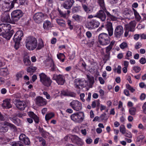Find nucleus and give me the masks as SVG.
<instances>
[{
    "label": "nucleus",
    "mask_w": 146,
    "mask_h": 146,
    "mask_svg": "<svg viewBox=\"0 0 146 146\" xmlns=\"http://www.w3.org/2000/svg\"><path fill=\"white\" fill-rule=\"evenodd\" d=\"M50 67L51 68L50 70L52 71L55 70L56 66L54 62L50 63Z\"/></svg>",
    "instance_id": "6e6d98bb"
},
{
    "label": "nucleus",
    "mask_w": 146,
    "mask_h": 146,
    "mask_svg": "<svg viewBox=\"0 0 146 146\" xmlns=\"http://www.w3.org/2000/svg\"><path fill=\"white\" fill-rule=\"evenodd\" d=\"M79 127H78L76 126L73 129V131L74 132L78 133L79 131Z\"/></svg>",
    "instance_id": "774afa93"
},
{
    "label": "nucleus",
    "mask_w": 146,
    "mask_h": 146,
    "mask_svg": "<svg viewBox=\"0 0 146 146\" xmlns=\"http://www.w3.org/2000/svg\"><path fill=\"white\" fill-rule=\"evenodd\" d=\"M37 45V46L36 48L37 50H40L44 47V42L42 39H40L39 40Z\"/></svg>",
    "instance_id": "2f4dec72"
},
{
    "label": "nucleus",
    "mask_w": 146,
    "mask_h": 146,
    "mask_svg": "<svg viewBox=\"0 0 146 146\" xmlns=\"http://www.w3.org/2000/svg\"><path fill=\"white\" fill-rule=\"evenodd\" d=\"M52 79L53 80H56L58 84L60 85H63L65 82V77L60 74L59 75L54 74L52 76Z\"/></svg>",
    "instance_id": "6e6552de"
},
{
    "label": "nucleus",
    "mask_w": 146,
    "mask_h": 146,
    "mask_svg": "<svg viewBox=\"0 0 146 146\" xmlns=\"http://www.w3.org/2000/svg\"><path fill=\"white\" fill-rule=\"evenodd\" d=\"M119 131L122 134H124L125 133V128L124 125H121L119 128Z\"/></svg>",
    "instance_id": "603ef678"
},
{
    "label": "nucleus",
    "mask_w": 146,
    "mask_h": 146,
    "mask_svg": "<svg viewBox=\"0 0 146 146\" xmlns=\"http://www.w3.org/2000/svg\"><path fill=\"white\" fill-rule=\"evenodd\" d=\"M84 114L83 112L75 113L70 116L71 119L76 123H81L84 119Z\"/></svg>",
    "instance_id": "20e7f679"
},
{
    "label": "nucleus",
    "mask_w": 146,
    "mask_h": 146,
    "mask_svg": "<svg viewBox=\"0 0 146 146\" xmlns=\"http://www.w3.org/2000/svg\"><path fill=\"white\" fill-rule=\"evenodd\" d=\"M139 62L142 64H144L146 62V59L142 57L140 59Z\"/></svg>",
    "instance_id": "680f3d73"
},
{
    "label": "nucleus",
    "mask_w": 146,
    "mask_h": 146,
    "mask_svg": "<svg viewBox=\"0 0 146 146\" xmlns=\"http://www.w3.org/2000/svg\"><path fill=\"white\" fill-rule=\"evenodd\" d=\"M2 106L4 109H9L11 108L12 106L10 103V99L7 98L4 100Z\"/></svg>",
    "instance_id": "6ab92c4d"
},
{
    "label": "nucleus",
    "mask_w": 146,
    "mask_h": 146,
    "mask_svg": "<svg viewBox=\"0 0 146 146\" xmlns=\"http://www.w3.org/2000/svg\"><path fill=\"white\" fill-rule=\"evenodd\" d=\"M84 84L82 83L80 80H78V82L76 84V88H79V86H80L81 87H83Z\"/></svg>",
    "instance_id": "13d9d810"
},
{
    "label": "nucleus",
    "mask_w": 146,
    "mask_h": 146,
    "mask_svg": "<svg viewBox=\"0 0 146 146\" xmlns=\"http://www.w3.org/2000/svg\"><path fill=\"white\" fill-rule=\"evenodd\" d=\"M3 125H6L7 126L10 127L11 129L14 131H16L17 130V127L14 124L7 122L6 121L2 123Z\"/></svg>",
    "instance_id": "b1692460"
},
{
    "label": "nucleus",
    "mask_w": 146,
    "mask_h": 146,
    "mask_svg": "<svg viewBox=\"0 0 146 146\" xmlns=\"http://www.w3.org/2000/svg\"><path fill=\"white\" fill-rule=\"evenodd\" d=\"M87 77L89 83L93 84L94 82V77L93 76H90L88 75H87Z\"/></svg>",
    "instance_id": "09e8293b"
},
{
    "label": "nucleus",
    "mask_w": 146,
    "mask_h": 146,
    "mask_svg": "<svg viewBox=\"0 0 146 146\" xmlns=\"http://www.w3.org/2000/svg\"><path fill=\"white\" fill-rule=\"evenodd\" d=\"M146 98V95L144 93H142L140 96V99L141 100H144Z\"/></svg>",
    "instance_id": "338daca9"
},
{
    "label": "nucleus",
    "mask_w": 146,
    "mask_h": 146,
    "mask_svg": "<svg viewBox=\"0 0 146 146\" xmlns=\"http://www.w3.org/2000/svg\"><path fill=\"white\" fill-rule=\"evenodd\" d=\"M25 43L27 48L29 50H33L36 48L37 41L34 36H29L26 38Z\"/></svg>",
    "instance_id": "f03ea898"
},
{
    "label": "nucleus",
    "mask_w": 146,
    "mask_h": 146,
    "mask_svg": "<svg viewBox=\"0 0 146 146\" xmlns=\"http://www.w3.org/2000/svg\"><path fill=\"white\" fill-rule=\"evenodd\" d=\"M74 3V0H65L63 4V7L66 9H70Z\"/></svg>",
    "instance_id": "a211bd4d"
},
{
    "label": "nucleus",
    "mask_w": 146,
    "mask_h": 146,
    "mask_svg": "<svg viewBox=\"0 0 146 146\" xmlns=\"http://www.w3.org/2000/svg\"><path fill=\"white\" fill-rule=\"evenodd\" d=\"M133 15V12L131 10L128 9L125 12V15L127 17H130Z\"/></svg>",
    "instance_id": "c03bdc74"
},
{
    "label": "nucleus",
    "mask_w": 146,
    "mask_h": 146,
    "mask_svg": "<svg viewBox=\"0 0 146 146\" xmlns=\"http://www.w3.org/2000/svg\"><path fill=\"white\" fill-rule=\"evenodd\" d=\"M9 11H5L2 12L1 15V21L5 23H10L11 21Z\"/></svg>",
    "instance_id": "9d476101"
},
{
    "label": "nucleus",
    "mask_w": 146,
    "mask_h": 146,
    "mask_svg": "<svg viewBox=\"0 0 146 146\" xmlns=\"http://www.w3.org/2000/svg\"><path fill=\"white\" fill-rule=\"evenodd\" d=\"M61 94L64 96H69L72 97L75 96V95L72 92L68 90H63L61 91Z\"/></svg>",
    "instance_id": "a878e982"
},
{
    "label": "nucleus",
    "mask_w": 146,
    "mask_h": 146,
    "mask_svg": "<svg viewBox=\"0 0 146 146\" xmlns=\"http://www.w3.org/2000/svg\"><path fill=\"white\" fill-rule=\"evenodd\" d=\"M2 9L4 10L7 9L5 11H9L10 10L14 7V3L11 2V4H10L11 1H2Z\"/></svg>",
    "instance_id": "f8f14e48"
},
{
    "label": "nucleus",
    "mask_w": 146,
    "mask_h": 146,
    "mask_svg": "<svg viewBox=\"0 0 146 146\" xmlns=\"http://www.w3.org/2000/svg\"><path fill=\"white\" fill-rule=\"evenodd\" d=\"M72 18L74 21L78 23L83 22L85 19L84 17L76 14L74 15Z\"/></svg>",
    "instance_id": "412c9836"
},
{
    "label": "nucleus",
    "mask_w": 146,
    "mask_h": 146,
    "mask_svg": "<svg viewBox=\"0 0 146 146\" xmlns=\"http://www.w3.org/2000/svg\"><path fill=\"white\" fill-rule=\"evenodd\" d=\"M71 139L72 142L74 143H76L79 141V138L76 135H72Z\"/></svg>",
    "instance_id": "58836bf2"
},
{
    "label": "nucleus",
    "mask_w": 146,
    "mask_h": 146,
    "mask_svg": "<svg viewBox=\"0 0 146 146\" xmlns=\"http://www.w3.org/2000/svg\"><path fill=\"white\" fill-rule=\"evenodd\" d=\"M136 109L135 108L132 107L130 108L129 110V113L131 115H134L135 114Z\"/></svg>",
    "instance_id": "37998d69"
},
{
    "label": "nucleus",
    "mask_w": 146,
    "mask_h": 146,
    "mask_svg": "<svg viewBox=\"0 0 146 146\" xmlns=\"http://www.w3.org/2000/svg\"><path fill=\"white\" fill-rule=\"evenodd\" d=\"M105 12L103 9L99 10L97 13L95 17L99 18L102 21H104L106 18V15Z\"/></svg>",
    "instance_id": "f3484780"
},
{
    "label": "nucleus",
    "mask_w": 146,
    "mask_h": 146,
    "mask_svg": "<svg viewBox=\"0 0 146 146\" xmlns=\"http://www.w3.org/2000/svg\"><path fill=\"white\" fill-rule=\"evenodd\" d=\"M43 94L46 96V99H49L50 98V95L48 94V93L46 92H44Z\"/></svg>",
    "instance_id": "e2e57ef3"
},
{
    "label": "nucleus",
    "mask_w": 146,
    "mask_h": 146,
    "mask_svg": "<svg viewBox=\"0 0 146 146\" xmlns=\"http://www.w3.org/2000/svg\"><path fill=\"white\" fill-rule=\"evenodd\" d=\"M141 68L138 66H134L133 67V70L136 73L139 72L141 70Z\"/></svg>",
    "instance_id": "4d7b16f0"
},
{
    "label": "nucleus",
    "mask_w": 146,
    "mask_h": 146,
    "mask_svg": "<svg viewBox=\"0 0 146 146\" xmlns=\"http://www.w3.org/2000/svg\"><path fill=\"white\" fill-rule=\"evenodd\" d=\"M70 106L76 111H79L82 109V104L77 100H73L70 104Z\"/></svg>",
    "instance_id": "9b49d317"
},
{
    "label": "nucleus",
    "mask_w": 146,
    "mask_h": 146,
    "mask_svg": "<svg viewBox=\"0 0 146 146\" xmlns=\"http://www.w3.org/2000/svg\"><path fill=\"white\" fill-rule=\"evenodd\" d=\"M57 56L60 62H63L64 61L65 56L64 54L60 53L57 54Z\"/></svg>",
    "instance_id": "f704fd0d"
},
{
    "label": "nucleus",
    "mask_w": 146,
    "mask_h": 146,
    "mask_svg": "<svg viewBox=\"0 0 146 146\" xmlns=\"http://www.w3.org/2000/svg\"><path fill=\"white\" fill-rule=\"evenodd\" d=\"M79 10V7L77 6L74 7L72 9V12L73 14L78 12Z\"/></svg>",
    "instance_id": "8fccbe9b"
},
{
    "label": "nucleus",
    "mask_w": 146,
    "mask_h": 146,
    "mask_svg": "<svg viewBox=\"0 0 146 146\" xmlns=\"http://www.w3.org/2000/svg\"><path fill=\"white\" fill-rule=\"evenodd\" d=\"M135 21H131L128 25H126V28L130 31L133 32L134 31V28L135 26Z\"/></svg>",
    "instance_id": "5701e85b"
},
{
    "label": "nucleus",
    "mask_w": 146,
    "mask_h": 146,
    "mask_svg": "<svg viewBox=\"0 0 146 146\" xmlns=\"http://www.w3.org/2000/svg\"><path fill=\"white\" fill-rule=\"evenodd\" d=\"M11 145L12 146H24V144L20 141H14L12 143Z\"/></svg>",
    "instance_id": "e433bc0d"
},
{
    "label": "nucleus",
    "mask_w": 146,
    "mask_h": 146,
    "mask_svg": "<svg viewBox=\"0 0 146 146\" xmlns=\"http://www.w3.org/2000/svg\"><path fill=\"white\" fill-rule=\"evenodd\" d=\"M40 81L45 86L49 87L51 85L52 81L50 78L43 73L39 74Z\"/></svg>",
    "instance_id": "39448f33"
},
{
    "label": "nucleus",
    "mask_w": 146,
    "mask_h": 146,
    "mask_svg": "<svg viewBox=\"0 0 146 146\" xmlns=\"http://www.w3.org/2000/svg\"><path fill=\"white\" fill-rule=\"evenodd\" d=\"M19 139L21 141L23 142L25 145H29L30 144L29 139L24 134L22 133L20 135Z\"/></svg>",
    "instance_id": "dca6fc26"
},
{
    "label": "nucleus",
    "mask_w": 146,
    "mask_h": 146,
    "mask_svg": "<svg viewBox=\"0 0 146 146\" xmlns=\"http://www.w3.org/2000/svg\"><path fill=\"white\" fill-rule=\"evenodd\" d=\"M57 22L60 26L64 27L66 25L65 22L63 20H57Z\"/></svg>",
    "instance_id": "3c124183"
},
{
    "label": "nucleus",
    "mask_w": 146,
    "mask_h": 146,
    "mask_svg": "<svg viewBox=\"0 0 146 146\" xmlns=\"http://www.w3.org/2000/svg\"><path fill=\"white\" fill-rule=\"evenodd\" d=\"M16 106L18 109L21 110H23L26 106V103L24 101L19 100H16Z\"/></svg>",
    "instance_id": "2eb2a0df"
},
{
    "label": "nucleus",
    "mask_w": 146,
    "mask_h": 146,
    "mask_svg": "<svg viewBox=\"0 0 146 146\" xmlns=\"http://www.w3.org/2000/svg\"><path fill=\"white\" fill-rule=\"evenodd\" d=\"M40 132L41 133V135L42 137L44 138L46 137L47 134L48 133L46 131H44L43 129L42 128L40 131Z\"/></svg>",
    "instance_id": "a18cd8bd"
},
{
    "label": "nucleus",
    "mask_w": 146,
    "mask_h": 146,
    "mask_svg": "<svg viewBox=\"0 0 146 146\" xmlns=\"http://www.w3.org/2000/svg\"><path fill=\"white\" fill-rule=\"evenodd\" d=\"M12 121L17 126H21V121L17 118H15L12 119Z\"/></svg>",
    "instance_id": "72a5a7b5"
},
{
    "label": "nucleus",
    "mask_w": 146,
    "mask_h": 146,
    "mask_svg": "<svg viewBox=\"0 0 146 146\" xmlns=\"http://www.w3.org/2000/svg\"><path fill=\"white\" fill-rule=\"evenodd\" d=\"M55 116L54 114L52 112H50L46 114L45 116V119L46 121L53 117Z\"/></svg>",
    "instance_id": "473e14b6"
},
{
    "label": "nucleus",
    "mask_w": 146,
    "mask_h": 146,
    "mask_svg": "<svg viewBox=\"0 0 146 146\" xmlns=\"http://www.w3.org/2000/svg\"><path fill=\"white\" fill-rule=\"evenodd\" d=\"M23 71H21L17 72L16 74V80L18 81L20 78H22V75L24 73Z\"/></svg>",
    "instance_id": "a19ab883"
},
{
    "label": "nucleus",
    "mask_w": 146,
    "mask_h": 146,
    "mask_svg": "<svg viewBox=\"0 0 146 146\" xmlns=\"http://www.w3.org/2000/svg\"><path fill=\"white\" fill-rule=\"evenodd\" d=\"M123 33V27L121 25L117 26L115 29L114 36L117 38H120Z\"/></svg>",
    "instance_id": "4468645a"
},
{
    "label": "nucleus",
    "mask_w": 146,
    "mask_h": 146,
    "mask_svg": "<svg viewBox=\"0 0 146 146\" xmlns=\"http://www.w3.org/2000/svg\"><path fill=\"white\" fill-rule=\"evenodd\" d=\"M108 32L109 35L105 33L100 34L98 36V40L100 44L102 45H106L110 42V38L113 34V29L112 24L110 22H107L105 26Z\"/></svg>",
    "instance_id": "f257e3e1"
},
{
    "label": "nucleus",
    "mask_w": 146,
    "mask_h": 146,
    "mask_svg": "<svg viewBox=\"0 0 146 146\" xmlns=\"http://www.w3.org/2000/svg\"><path fill=\"white\" fill-rule=\"evenodd\" d=\"M144 138V137H143V136L140 135L138 136L137 138V141L138 142H140L141 141H142Z\"/></svg>",
    "instance_id": "0e129e2a"
},
{
    "label": "nucleus",
    "mask_w": 146,
    "mask_h": 146,
    "mask_svg": "<svg viewBox=\"0 0 146 146\" xmlns=\"http://www.w3.org/2000/svg\"><path fill=\"white\" fill-rule=\"evenodd\" d=\"M82 7L84 11L87 13H91L93 9L90 7H88L85 4H82Z\"/></svg>",
    "instance_id": "7c9ffc66"
},
{
    "label": "nucleus",
    "mask_w": 146,
    "mask_h": 146,
    "mask_svg": "<svg viewBox=\"0 0 146 146\" xmlns=\"http://www.w3.org/2000/svg\"><path fill=\"white\" fill-rule=\"evenodd\" d=\"M36 103L37 105L39 106H42L46 104V100L43 99L41 96H38L36 98Z\"/></svg>",
    "instance_id": "aec40b11"
},
{
    "label": "nucleus",
    "mask_w": 146,
    "mask_h": 146,
    "mask_svg": "<svg viewBox=\"0 0 146 146\" xmlns=\"http://www.w3.org/2000/svg\"><path fill=\"white\" fill-rule=\"evenodd\" d=\"M133 10L134 15L135 18L138 19H140L141 17L139 13L137 12V11L134 9L133 8Z\"/></svg>",
    "instance_id": "49530a36"
},
{
    "label": "nucleus",
    "mask_w": 146,
    "mask_h": 146,
    "mask_svg": "<svg viewBox=\"0 0 146 146\" xmlns=\"http://www.w3.org/2000/svg\"><path fill=\"white\" fill-rule=\"evenodd\" d=\"M23 61L25 65L28 66L31 64V61L29 57L27 55L24 56L23 59Z\"/></svg>",
    "instance_id": "bb28decb"
},
{
    "label": "nucleus",
    "mask_w": 146,
    "mask_h": 146,
    "mask_svg": "<svg viewBox=\"0 0 146 146\" xmlns=\"http://www.w3.org/2000/svg\"><path fill=\"white\" fill-rule=\"evenodd\" d=\"M36 69L37 68L36 67L31 66L27 68V71L29 73L34 72Z\"/></svg>",
    "instance_id": "c9c22d12"
},
{
    "label": "nucleus",
    "mask_w": 146,
    "mask_h": 146,
    "mask_svg": "<svg viewBox=\"0 0 146 146\" xmlns=\"http://www.w3.org/2000/svg\"><path fill=\"white\" fill-rule=\"evenodd\" d=\"M132 53L130 51H128L126 54V56L125 59L129 60V58L128 57H129L132 56Z\"/></svg>",
    "instance_id": "052dcab7"
},
{
    "label": "nucleus",
    "mask_w": 146,
    "mask_h": 146,
    "mask_svg": "<svg viewBox=\"0 0 146 146\" xmlns=\"http://www.w3.org/2000/svg\"><path fill=\"white\" fill-rule=\"evenodd\" d=\"M100 24V23L98 21L93 19L87 22L86 26L88 29L92 30L98 28Z\"/></svg>",
    "instance_id": "0eeeda50"
},
{
    "label": "nucleus",
    "mask_w": 146,
    "mask_h": 146,
    "mask_svg": "<svg viewBox=\"0 0 146 146\" xmlns=\"http://www.w3.org/2000/svg\"><path fill=\"white\" fill-rule=\"evenodd\" d=\"M44 17V15L43 13L38 12L34 14L33 18L36 23H40L43 21Z\"/></svg>",
    "instance_id": "ddd939ff"
},
{
    "label": "nucleus",
    "mask_w": 146,
    "mask_h": 146,
    "mask_svg": "<svg viewBox=\"0 0 146 146\" xmlns=\"http://www.w3.org/2000/svg\"><path fill=\"white\" fill-rule=\"evenodd\" d=\"M23 15L22 11L19 9L13 11L11 14V19L12 21L15 22L18 21L22 17Z\"/></svg>",
    "instance_id": "423d86ee"
},
{
    "label": "nucleus",
    "mask_w": 146,
    "mask_h": 146,
    "mask_svg": "<svg viewBox=\"0 0 146 146\" xmlns=\"http://www.w3.org/2000/svg\"><path fill=\"white\" fill-rule=\"evenodd\" d=\"M21 37H20V36L18 37L16 36V35H15L13 38V39L14 42H16V44H19V43H20V42L21 40Z\"/></svg>",
    "instance_id": "4c0bfd02"
},
{
    "label": "nucleus",
    "mask_w": 146,
    "mask_h": 146,
    "mask_svg": "<svg viewBox=\"0 0 146 146\" xmlns=\"http://www.w3.org/2000/svg\"><path fill=\"white\" fill-rule=\"evenodd\" d=\"M97 2L100 7V9L105 11L107 17L113 21L117 20V18L113 15H111L106 9L105 7L104 0H97Z\"/></svg>",
    "instance_id": "7ed1b4c3"
},
{
    "label": "nucleus",
    "mask_w": 146,
    "mask_h": 146,
    "mask_svg": "<svg viewBox=\"0 0 146 146\" xmlns=\"http://www.w3.org/2000/svg\"><path fill=\"white\" fill-rule=\"evenodd\" d=\"M51 25L50 22L48 20H47L44 21L43 24V27L44 29L47 30L52 27Z\"/></svg>",
    "instance_id": "c756f323"
},
{
    "label": "nucleus",
    "mask_w": 146,
    "mask_h": 146,
    "mask_svg": "<svg viewBox=\"0 0 146 146\" xmlns=\"http://www.w3.org/2000/svg\"><path fill=\"white\" fill-rule=\"evenodd\" d=\"M14 31L13 29H12L8 32H6L2 33V36L7 40H9L12 36Z\"/></svg>",
    "instance_id": "4be33fe9"
},
{
    "label": "nucleus",
    "mask_w": 146,
    "mask_h": 146,
    "mask_svg": "<svg viewBox=\"0 0 146 146\" xmlns=\"http://www.w3.org/2000/svg\"><path fill=\"white\" fill-rule=\"evenodd\" d=\"M85 96V94L83 93H81L80 95V99L83 102H84L85 101V99L84 98Z\"/></svg>",
    "instance_id": "69168bd1"
},
{
    "label": "nucleus",
    "mask_w": 146,
    "mask_h": 146,
    "mask_svg": "<svg viewBox=\"0 0 146 146\" xmlns=\"http://www.w3.org/2000/svg\"><path fill=\"white\" fill-rule=\"evenodd\" d=\"M2 26L4 33L8 32L12 30L11 25L10 24L3 23L2 24Z\"/></svg>",
    "instance_id": "393cba45"
},
{
    "label": "nucleus",
    "mask_w": 146,
    "mask_h": 146,
    "mask_svg": "<svg viewBox=\"0 0 146 146\" xmlns=\"http://www.w3.org/2000/svg\"><path fill=\"white\" fill-rule=\"evenodd\" d=\"M120 48L122 49L126 48L127 47V44L126 42H123L119 45Z\"/></svg>",
    "instance_id": "864d4df0"
},
{
    "label": "nucleus",
    "mask_w": 146,
    "mask_h": 146,
    "mask_svg": "<svg viewBox=\"0 0 146 146\" xmlns=\"http://www.w3.org/2000/svg\"><path fill=\"white\" fill-rule=\"evenodd\" d=\"M36 138L38 139L39 141V142H42V145L43 146L45 145L46 144V142L45 140L43 139L42 137L39 136H37L36 137Z\"/></svg>",
    "instance_id": "ea45409f"
},
{
    "label": "nucleus",
    "mask_w": 146,
    "mask_h": 146,
    "mask_svg": "<svg viewBox=\"0 0 146 146\" xmlns=\"http://www.w3.org/2000/svg\"><path fill=\"white\" fill-rule=\"evenodd\" d=\"M112 48L111 47H110V46H108L106 47V54H110V51Z\"/></svg>",
    "instance_id": "bf43d9fd"
},
{
    "label": "nucleus",
    "mask_w": 146,
    "mask_h": 146,
    "mask_svg": "<svg viewBox=\"0 0 146 146\" xmlns=\"http://www.w3.org/2000/svg\"><path fill=\"white\" fill-rule=\"evenodd\" d=\"M4 122H0V132L5 133L7 131L9 128L7 127L6 125H3L2 123Z\"/></svg>",
    "instance_id": "c85d7f7f"
},
{
    "label": "nucleus",
    "mask_w": 146,
    "mask_h": 146,
    "mask_svg": "<svg viewBox=\"0 0 146 146\" xmlns=\"http://www.w3.org/2000/svg\"><path fill=\"white\" fill-rule=\"evenodd\" d=\"M110 54H104V57L103 58V60L104 64L106 63L108 60H110Z\"/></svg>",
    "instance_id": "79ce46f5"
},
{
    "label": "nucleus",
    "mask_w": 146,
    "mask_h": 146,
    "mask_svg": "<svg viewBox=\"0 0 146 146\" xmlns=\"http://www.w3.org/2000/svg\"><path fill=\"white\" fill-rule=\"evenodd\" d=\"M7 115L5 114L4 115H2L0 112V120L1 121H5L6 120Z\"/></svg>",
    "instance_id": "de8ad7c7"
},
{
    "label": "nucleus",
    "mask_w": 146,
    "mask_h": 146,
    "mask_svg": "<svg viewBox=\"0 0 146 146\" xmlns=\"http://www.w3.org/2000/svg\"><path fill=\"white\" fill-rule=\"evenodd\" d=\"M9 74V72L7 68H4L0 69V75L1 76L5 77Z\"/></svg>",
    "instance_id": "cd10ccee"
},
{
    "label": "nucleus",
    "mask_w": 146,
    "mask_h": 146,
    "mask_svg": "<svg viewBox=\"0 0 146 146\" xmlns=\"http://www.w3.org/2000/svg\"><path fill=\"white\" fill-rule=\"evenodd\" d=\"M15 35H16V36H18V37L20 36V37H21L23 36V34L22 31H17Z\"/></svg>",
    "instance_id": "5fc2aeb1"
},
{
    "label": "nucleus",
    "mask_w": 146,
    "mask_h": 146,
    "mask_svg": "<svg viewBox=\"0 0 146 146\" xmlns=\"http://www.w3.org/2000/svg\"><path fill=\"white\" fill-rule=\"evenodd\" d=\"M28 115L31 118H27V122L30 123H31L33 122L34 120L35 122L36 123H38L39 121V117L37 116L33 111H30L28 112Z\"/></svg>",
    "instance_id": "1a4fd4ad"
}]
</instances>
